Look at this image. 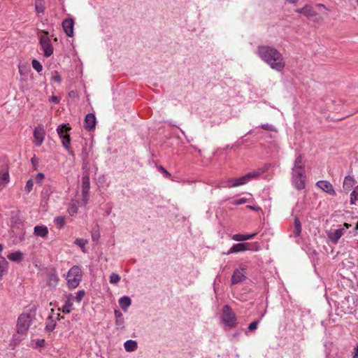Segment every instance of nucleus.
<instances>
[{"label": "nucleus", "instance_id": "f257e3e1", "mask_svg": "<svg viewBox=\"0 0 358 358\" xmlns=\"http://www.w3.org/2000/svg\"><path fill=\"white\" fill-rule=\"evenodd\" d=\"M257 54L273 70L280 72L285 67V61L282 55L273 47L259 46Z\"/></svg>", "mask_w": 358, "mask_h": 358}, {"label": "nucleus", "instance_id": "f03ea898", "mask_svg": "<svg viewBox=\"0 0 358 358\" xmlns=\"http://www.w3.org/2000/svg\"><path fill=\"white\" fill-rule=\"evenodd\" d=\"M305 162L301 155H299L294 164L292 173V180L294 186L298 189H302L306 185Z\"/></svg>", "mask_w": 358, "mask_h": 358}, {"label": "nucleus", "instance_id": "7ed1b4c3", "mask_svg": "<svg viewBox=\"0 0 358 358\" xmlns=\"http://www.w3.org/2000/svg\"><path fill=\"white\" fill-rule=\"evenodd\" d=\"M263 173L262 170L255 171L247 173L246 175L237 178H229L225 180H222L218 187H236L241 185H243L248 183L252 179L257 178Z\"/></svg>", "mask_w": 358, "mask_h": 358}, {"label": "nucleus", "instance_id": "20e7f679", "mask_svg": "<svg viewBox=\"0 0 358 358\" xmlns=\"http://www.w3.org/2000/svg\"><path fill=\"white\" fill-rule=\"evenodd\" d=\"M82 278L83 272L81 267L76 265L72 266L66 275L68 287L70 289H76L80 283Z\"/></svg>", "mask_w": 358, "mask_h": 358}, {"label": "nucleus", "instance_id": "39448f33", "mask_svg": "<svg viewBox=\"0 0 358 358\" xmlns=\"http://www.w3.org/2000/svg\"><path fill=\"white\" fill-rule=\"evenodd\" d=\"M34 318V313H24L17 320V331L19 334L25 335Z\"/></svg>", "mask_w": 358, "mask_h": 358}, {"label": "nucleus", "instance_id": "423d86ee", "mask_svg": "<svg viewBox=\"0 0 358 358\" xmlns=\"http://www.w3.org/2000/svg\"><path fill=\"white\" fill-rule=\"evenodd\" d=\"M222 322L224 326L234 328L236 325V317L232 309L227 305L222 308Z\"/></svg>", "mask_w": 358, "mask_h": 358}, {"label": "nucleus", "instance_id": "0eeeda50", "mask_svg": "<svg viewBox=\"0 0 358 358\" xmlns=\"http://www.w3.org/2000/svg\"><path fill=\"white\" fill-rule=\"evenodd\" d=\"M298 13H301L308 19L313 20L314 22H320L323 20L322 17L318 16L315 8L310 5H306L301 8L296 10Z\"/></svg>", "mask_w": 358, "mask_h": 358}, {"label": "nucleus", "instance_id": "6e6552de", "mask_svg": "<svg viewBox=\"0 0 358 358\" xmlns=\"http://www.w3.org/2000/svg\"><path fill=\"white\" fill-rule=\"evenodd\" d=\"M40 45L46 57H50L53 53V47L48 32H44L40 36Z\"/></svg>", "mask_w": 358, "mask_h": 358}, {"label": "nucleus", "instance_id": "1a4fd4ad", "mask_svg": "<svg viewBox=\"0 0 358 358\" xmlns=\"http://www.w3.org/2000/svg\"><path fill=\"white\" fill-rule=\"evenodd\" d=\"M45 136V131L43 126L36 127L34 131V143L36 146L39 147L43 143Z\"/></svg>", "mask_w": 358, "mask_h": 358}, {"label": "nucleus", "instance_id": "9d476101", "mask_svg": "<svg viewBox=\"0 0 358 358\" xmlns=\"http://www.w3.org/2000/svg\"><path fill=\"white\" fill-rule=\"evenodd\" d=\"M90 189V182L88 176H84L82 178V194L83 199V204L86 205L89 199V191Z\"/></svg>", "mask_w": 358, "mask_h": 358}, {"label": "nucleus", "instance_id": "9b49d317", "mask_svg": "<svg viewBox=\"0 0 358 358\" xmlns=\"http://www.w3.org/2000/svg\"><path fill=\"white\" fill-rule=\"evenodd\" d=\"M316 186L331 196H334L336 195V191L334 190L332 184L327 180H320L317 182Z\"/></svg>", "mask_w": 358, "mask_h": 358}, {"label": "nucleus", "instance_id": "f8f14e48", "mask_svg": "<svg viewBox=\"0 0 358 358\" xmlns=\"http://www.w3.org/2000/svg\"><path fill=\"white\" fill-rule=\"evenodd\" d=\"M246 278L245 276V268L241 267L234 270L231 276V284L237 285Z\"/></svg>", "mask_w": 358, "mask_h": 358}, {"label": "nucleus", "instance_id": "ddd939ff", "mask_svg": "<svg viewBox=\"0 0 358 358\" xmlns=\"http://www.w3.org/2000/svg\"><path fill=\"white\" fill-rule=\"evenodd\" d=\"M345 233V228H338L336 229H331L327 232L328 238L334 244H336L338 240Z\"/></svg>", "mask_w": 358, "mask_h": 358}, {"label": "nucleus", "instance_id": "4468645a", "mask_svg": "<svg viewBox=\"0 0 358 358\" xmlns=\"http://www.w3.org/2000/svg\"><path fill=\"white\" fill-rule=\"evenodd\" d=\"M10 181L8 168L3 166L0 169V190L3 189Z\"/></svg>", "mask_w": 358, "mask_h": 358}, {"label": "nucleus", "instance_id": "2eb2a0df", "mask_svg": "<svg viewBox=\"0 0 358 358\" xmlns=\"http://www.w3.org/2000/svg\"><path fill=\"white\" fill-rule=\"evenodd\" d=\"M62 27L68 36L72 37L73 36L74 21L72 18L64 20L62 22Z\"/></svg>", "mask_w": 358, "mask_h": 358}, {"label": "nucleus", "instance_id": "dca6fc26", "mask_svg": "<svg viewBox=\"0 0 358 358\" xmlns=\"http://www.w3.org/2000/svg\"><path fill=\"white\" fill-rule=\"evenodd\" d=\"M250 243H236L234 244L229 250L227 252V255L232 254V253H238L241 252H244L246 250H250Z\"/></svg>", "mask_w": 358, "mask_h": 358}, {"label": "nucleus", "instance_id": "f3484780", "mask_svg": "<svg viewBox=\"0 0 358 358\" xmlns=\"http://www.w3.org/2000/svg\"><path fill=\"white\" fill-rule=\"evenodd\" d=\"M83 202V199L82 201L78 199H72L68 207V212L70 215L73 216L78 213L79 206H85Z\"/></svg>", "mask_w": 358, "mask_h": 358}, {"label": "nucleus", "instance_id": "a211bd4d", "mask_svg": "<svg viewBox=\"0 0 358 358\" xmlns=\"http://www.w3.org/2000/svg\"><path fill=\"white\" fill-rule=\"evenodd\" d=\"M49 231L45 225H37L34 228V234L36 236L46 238L48 237Z\"/></svg>", "mask_w": 358, "mask_h": 358}, {"label": "nucleus", "instance_id": "6ab92c4d", "mask_svg": "<svg viewBox=\"0 0 358 358\" xmlns=\"http://www.w3.org/2000/svg\"><path fill=\"white\" fill-rule=\"evenodd\" d=\"M96 117L94 114L89 113L85 116V128L87 130H92L95 127Z\"/></svg>", "mask_w": 358, "mask_h": 358}, {"label": "nucleus", "instance_id": "aec40b11", "mask_svg": "<svg viewBox=\"0 0 358 358\" xmlns=\"http://www.w3.org/2000/svg\"><path fill=\"white\" fill-rule=\"evenodd\" d=\"M356 181L353 177L350 176H347L344 178L343 187L344 190L349 192L352 189V188L355 185Z\"/></svg>", "mask_w": 358, "mask_h": 358}, {"label": "nucleus", "instance_id": "412c9836", "mask_svg": "<svg viewBox=\"0 0 358 358\" xmlns=\"http://www.w3.org/2000/svg\"><path fill=\"white\" fill-rule=\"evenodd\" d=\"M59 282V277L55 272H50L48 275L47 284L49 287L55 288Z\"/></svg>", "mask_w": 358, "mask_h": 358}, {"label": "nucleus", "instance_id": "4be33fe9", "mask_svg": "<svg viewBox=\"0 0 358 358\" xmlns=\"http://www.w3.org/2000/svg\"><path fill=\"white\" fill-rule=\"evenodd\" d=\"M257 234V232L250 234H237L233 235L231 238L235 241H243L253 238Z\"/></svg>", "mask_w": 358, "mask_h": 358}, {"label": "nucleus", "instance_id": "5701e85b", "mask_svg": "<svg viewBox=\"0 0 358 358\" xmlns=\"http://www.w3.org/2000/svg\"><path fill=\"white\" fill-rule=\"evenodd\" d=\"M131 304V300L129 296H124L119 299V305L124 311H127Z\"/></svg>", "mask_w": 358, "mask_h": 358}, {"label": "nucleus", "instance_id": "b1692460", "mask_svg": "<svg viewBox=\"0 0 358 358\" xmlns=\"http://www.w3.org/2000/svg\"><path fill=\"white\" fill-rule=\"evenodd\" d=\"M301 233V224L300 220L297 216L294 217V227H293V235L295 237L300 236Z\"/></svg>", "mask_w": 358, "mask_h": 358}, {"label": "nucleus", "instance_id": "393cba45", "mask_svg": "<svg viewBox=\"0 0 358 358\" xmlns=\"http://www.w3.org/2000/svg\"><path fill=\"white\" fill-rule=\"evenodd\" d=\"M8 262L6 259L0 255V280L3 276L7 273Z\"/></svg>", "mask_w": 358, "mask_h": 358}, {"label": "nucleus", "instance_id": "a878e982", "mask_svg": "<svg viewBox=\"0 0 358 358\" xmlns=\"http://www.w3.org/2000/svg\"><path fill=\"white\" fill-rule=\"evenodd\" d=\"M7 258L12 262H18L22 260L23 254L20 251H16L8 255Z\"/></svg>", "mask_w": 358, "mask_h": 358}, {"label": "nucleus", "instance_id": "bb28decb", "mask_svg": "<svg viewBox=\"0 0 358 358\" xmlns=\"http://www.w3.org/2000/svg\"><path fill=\"white\" fill-rule=\"evenodd\" d=\"M124 347L127 352H134L137 349V342L134 340H128L124 343Z\"/></svg>", "mask_w": 358, "mask_h": 358}, {"label": "nucleus", "instance_id": "cd10ccee", "mask_svg": "<svg viewBox=\"0 0 358 358\" xmlns=\"http://www.w3.org/2000/svg\"><path fill=\"white\" fill-rule=\"evenodd\" d=\"M115 324L118 327H122L124 323V320L122 313L117 310H115Z\"/></svg>", "mask_w": 358, "mask_h": 358}, {"label": "nucleus", "instance_id": "c85d7f7f", "mask_svg": "<svg viewBox=\"0 0 358 358\" xmlns=\"http://www.w3.org/2000/svg\"><path fill=\"white\" fill-rule=\"evenodd\" d=\"M350 204L357 205L358 203V185L354 189L350 194Z\"/></svg>", "mask_w": 358, "mask_h": 358}, {"label": "nucleus", "instance_id": "c756f323", "mask_svg": "<svg viewBox=\"0 0 358 358\" xmlns=\"http://www.w3.org/2000/svg\"><path fill=\"white\" fill-rule=\"evenodd\" d=\"M56 322L53 320L52 316H49L46 321L45 329L47 331H52L55 329Z\"/></svg>", "mask_w": 358, "mask_h": 358}, {"label": "nucleus", "instance_id": "7c9ffc66", "mask_svg": "<svg viewBox=\"0 0 358 358\" xmlns=\"http://www.w3.org/2000/svg\"><path fill=\"white\" fill-rule=\"evenodd\" d=\"M69 129H70L69 127H68L66 124H63L57 128V134L59 136V137L62 138L64 136L69 135L67 134V131Z\"/></svg>", "mask_w": 358, "mask_h": 358}, {"label": "nucleus", "instance_id": "2f4dec72", "mask_svg": "<svg viewBox=\"0 0 358 358\" xmlns=\"http://www.w3.org/2000/svg\"><path fill=\"white\" fill-rule=\"evenodd\" d=\"M74 243L79 246L83 252H86L85 245L87 243V241L83 238H77L75 240Z\"/></svg>", "mask_w": 358, "mask_h": 358}, {"label": "nucleus", "instance_id": "473e14b6", "mask_svg": "<svg viewBox=\"0 0 358 358\" xmlns=\"http://www.w3.org/2000/svg\"><path fill=\"white\" fill-rule=\"evenodd\" d=\"M54 222L57 228L62 229L65 224V219L62 216L56 217L54 219Z\"/></svg>", "mask_w": 358, "mask_h": 358}, {"label": "nucleus", "instance_id": "72a5a7b5", "mask_svg": "<svg viewBox=\"0 0 358 358\" xmlns=\"http://www.w3.org/2000/svg\"><path fill=\"white\" fill-rule=\"evenodd\" d=\"M73 309V303L72 301H66V303L62 306V312L64 313H69Z\"/></svg>", "mask_w": 358, "mask_h": 358}, {"label": "nucleus", "instance_id": "f704fd0d", "mask_svg": "<svg viewBox=\"0 0 358 358\" xmlns=\"http://www.w3.org/2000/svg\"><path fill=\"white\" fill-rule=\"evenodd\" d=\"M85 296V291L81 289L77 292L76 296H74V299L76 301L77 303H80L83 301Z\"/></svg>", "mask_w": 358, "mask_h": 358}, {"label": "nucleus", "instance_id": "c9c22d12", "mask_svg": "<svg viewBox=\"0 0 358 358\" xmlns=\"http://www.w3.org/2000/svg\"><path fill=\"white\" fill-rule=\"evenodd\" d=\"M60 138L62 139V145L64 147V148L66 150H69L70 143H71L70 136L69 135L64 136Z\"/></svg>", "mask_w": 358, "mask_h": 358}, {"label": "nucleus", "instance_id": "e433bc0d", "mask_svg": "<svg viewBox=\"0 0 358 358\" xmlns=\"http://www.w3.org/2000/svg\"><path fill=\"white\" fill-rule=\"evenodd\" d=\"M32 67L38 73H40L41 71H42L43 70V66L42 64H41V62L36 59H33L32 60Z\"/></svg>", "mask_w": 358, "mask_h": 358}, {"label": "nucleus", "instance_id": "4c0bfd02", "mask_svg": "<svg viewBox=\"0 0 358 358\" xmlns=\"http://www.w3.org/2000/svg\"><path fill=\"white\" fill-rule=\"evenodd\" d=\"M120 280V276L117 273H112L110 276V282L116 284Z\"/></svg>", "mask_w": 358, "mask_h": 358}, {"label": "nucleus", "instance_id": "58836bf2", "mask_svg": "<svg viewBox=\"0 0 358 358\" xmlns=\"http://www.w3.org/2000/svg\"><path fill=\"white\" fill-rule=\"evenodd\" d=\"M259 322H260L259 320H256V321H254L253 322L250 323L248 326V329L250 331L256 330Z\"/></svg>", "mask_w": 358, "mask_h": 358}, {"label": "nucleus", "instance_id": "ea45409f", "mask_svg": "<svg viewBox=\"0 0 358 358\" xmlns=\"http://www.w3.org/2000/svg\"><path fill=\"white\" fill-rule=\"evenodd\" d=\"M45 178V176L43 173H39L38 174L36 175L35 176V180L37 183H42L43 180H44Z\"/></svg>", "mask_w": 358, "mask_h": 358}, {"label": "nucleus", "instance_id": "a19ab883", "mask_svg": "<svg viewBox=\"0 0 358 358\" xmlns=\"http://www.w3.org/2000/svg\"><path fill=\"white\" fill-rule=\"evenodd\" d=\"M33 185H34L33 180L31 179L28 180L27 182L26 186H25L26 191H27L28 192H31V190L33 188Z\"/></svg>", "mask_w": 358, "mask_h": 358}, {"label": "nucleus", "instance_id": "79ce46f5", "mask_svg": "<svg viewBox=\"0 0 358 358\" xmlns=\"http://www.w3.org/2000/svg\"><path fill=\"white\" fill-rule=\"evenodd\" d=\"M247 201H248L247 199L241 198L239 199L233 201H232V204H234L235 206H238V205H241V204H243V203H246Z\"/></svg>", "mask_w": 358, "mask_h": 358}, {"label": "nucleus", "instance_id": "37998d69", "mask_svg": "<svg viewBox=\"0 0 358 358\" xmlns=\"http://www.w3.org/2000/svg\"><path fill=\"white\" fill-rule=\"evenodd\" d=\"M315 10L318 11H322V10H328L327 8L322 3H316L314 6Z\"/></svg>", "mask_w": 358, "mask_h": 358}, {"label": "nucleus", "instance_id": "c03bdc74", "mask_svg": "<svg viewBox=\"0 0 358 358\" xmlns=\"http://www.w3.org/2000/svg\"><path fill=\"white\" fill-rule=\"evenodd\" d=\"M261 127L263 129L267 130V131H275V127L269 124H263L261 125Z\"/></svg>", "mask_w": 358, "mask_h": 358}, {"label": "nucleus", "instance_id": "a18cd8bd", "mask_svg": "<svg viewBox=\"0 0 358 358\" xmlns=\"http://www.w3.org/2000/svg\"><path fill=\"white\" fill-rule=\"evenodd\" d=\"M35 343L38 347L42 348L45 345V340L44 339H37L35 341Z\"/></svg>", "mask_w": 358, "mask_h": 358}, {"label": "nucleus", "instance_id": "49530a36", "mask_svg": "<svg viewBox=\"0 0 358 358\" xmlns=\"http://www.w3.org/2000/svg\"><path fill=\"white\" fill-rule=\"evenodd\" d=\"M52 80L55 82L59 83L62 80V78H61V76L57 73H55V75L52 76Z\"/></svg>", "mask_w": 358, "mask_h": 358}, {"label": "nucleus", "instance_id": "de8ad7c7", "mask_svg": "<svg viewBox=\"0 0 358 358\" xmlns=\"http://www.w3.org/2000/svg\"><path fill=\"white\" fill-rule=\"evenodd\" d=\"M249 247H250V248H251L250 250H253L255 251H258L259 250V245H258L257 243H254L252 244H250V245Z\"/></svg>", "mask_w": 358, "mask_h": 358}, {"label": "nucleus", "instance_id": "09e8293b", "mask_svg": "<svg viewBox=\"0 0 358 358\" xmlns=\"http://www.w3.org/2000/svg\"><path fill=\"white\" fill-rule=\"evenodd\" d=\"M50 101L53 103H58L59 102V99L56 96H52L50 98Z\"/></svg>", "mask_w": 358, "mask_h": 358}, {"label": "nucleus", "instance_id": "8fccbe9b", "mask_svg": "<svg viewBox=\"0 0 358 358\" xmlns=\"http://www.w3.org/2000/svg\"><path fill=\"white\" fill-rule=\"evenodd\" d=\"M19 220V213H16L15 214L14 216L12 217L11 218V222L13 223H15V224H17V220Z\"/></svg>", "mask_w": 358, "mask_h": 358}, {"label": "nucleus", "instance_id": "3c124183", "mask_svg": "<svg viewBox=\"0 0 358 358\" xmlns=\"http://www.w3.org/2000/svg\"><path fill=\"white\" fill-rule=\"evenodd\" d=\"M36 10L37 13H43L44 11L43 6L41 4H36Z\"/></svg>", "mask_w": 358, "mask_h": 358}, {"label": "nucleus", "instance_id": "603ef678", "mask_svg": "<svg viewBox=\"0 0 358 358\" xmlns=\"http://www.w3.org/2000/svg\"><path fill=\"white\" fill-rule=\"evenodd\" d=\"M353 358H358V345L355 348L353 352Z\"/></svg>", "mask_w": 358, "mask_h": 358}, {"label": "nucleus", "instance_id": "864d4df0", "mask_svg": "<svg viewBox=\"0 0 358 358\" xmlns=\"http://www.w3.org/2000/svg\"><path fill=\"white\" fill-rule=\"evenodd\" d=\"M66 297L67 299L66 301H72V300L74 299V296L71 294L66 295Z\"/></svg>", "mask_w": 358, "mask_h": 358}, {"label": "nucleus", "instance_id": "5fc2aeb1", "mask_svg": "<svg viewBox=\"0 0 358 358\" xmlns=\"http://www.w3.org/2000/svg\"><path fill=\"white\" fill-rule=\"evenodd\" d=\"M18 68H19V72L21 75H23L24 73V69L23 67L21 66V65H19L18 66Z\"/></svg>", "mask_w": 358, "mask_h": 358}, {"label": "nucleus", "instance_id": "6e6d98bb", "mask_svg": "<svg viewBox=\"0 0 358 358\" xmlns=\"http://www.w3.org/2000/svg\"><path fill=\"white\" fill-rule=\"evenodd\" d=\"M351 226V224H348V223H344L343 224V227H342L341 228H345V230L348 228H350V227Z\"/></svg>", "mask_w": 358, "mask_h": 358}, {"label": "nucleus", "instance_id": "4d7b16f0", "mask_svg": "<svg viewBox=\"0 0 358 358\" xmlns=\"http://www.w3.org/2000/svg\"><path fill=\"white\" fill-rule=\"evenodd\" d=\"M286 1L289 2V3H294L296 1H298L299 0H286Z\"/></svg>", "mask_w": 358, "mask_h": 358}, {"label": "nucleus", "instance_id": "13d9d810", "mask_svg": "<svg viewBox=\"0 0 358 358\" xmlns=\"http://www.w3.org/2000/svg\"><path fill=\"white\" fill-rule=\"evenodd\" d=\"M162 169L163 170L164 173H165L166 176L170 175L169 173L166 170H165L164 168H162Z\"/></svg>", "mask_w": 358, "mask_h": 358}, {"label": "nucleus", "instance_id": "bf43d9fd", "mask_svg": "<svg viewBox=\"0 0 358 358\" xmlns=\"http://www.w3.org/2000/svg\"><path fill=\"white\" fill-rule=\"evenodd\" d=\"M248 208H250V209H252V210H255V208L252 206H247Z\"/></svg>", "mask_w": 358, "mask_h": 358}, {"label": "nucleus", "instance_id": "052dcab7", "mask_svg": "<svg viewBox=\"0 0 358 358\" xmlns=\"http://www.w3.org/2000/svg\"><path fill=\"white\" fill-rule=\"evenodd\" d=\"M31 163H32V164H34V163H35V159H34V158H32V159H31Z\"/></svg>", "mask_w": 358, "mask_h": 358}, {"label": "nucleus", "instance_id": "680f3d73", "mask_svg": "<svg viewBox=\"0 0 358 358\" xmlns=\"http://www.w3.org/2000/svg\"><path fill=\"white\" fill-rule=\"evenodd\" d=\"M2 250H3V247L1 245H0V252L2 251Z\"/></svg>", "mask_w": 358, "mask_h": 358}]
</instances>
